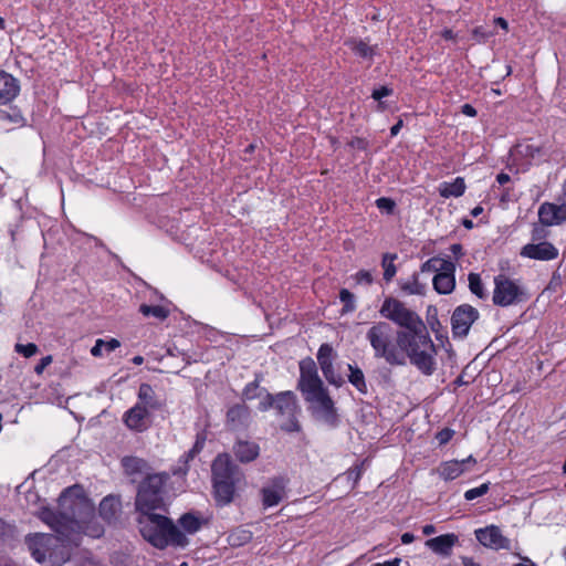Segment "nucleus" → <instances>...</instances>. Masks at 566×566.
Listing matches in <instances>:
<instances>
[{
  "instance_id": "obj_58",
  "label": "nucleus",
  "mask_w": 566,
  "mask_h": 566,
  "mask_svg": "<svg viewBox=\"0 0 566 566\" xmlns=\"http://www.w3.org/2000/svg\"><path fill=\"white\" fill-rule=\"evenodd\" d=\"M104 346V340L103 339H97L95 345L92 347L91 349V354L94 356V357H99L102 356V348Z\"/></svg>"
},
{
  "instance_id": "obj_29",
  "label": "nucleus",
  "mask_w": 566,
  "mask_h": 566,
  "mask_svg": "<svg viewBox=\"0 0 566 566\" xmlns=\"http://www.w3.org/2000/svg\"><path fill=\"white\" fill-rule=\"evenodd\" d=\"M119 506V501L116 497L108 495L104 497L99 503V515L103 517V520L112 522L116 518Z\"/></svg>"
},
{
  "instance_id": "obj_40",
  "label": "nucleus",
  "mask_w": 566,
  "mask_h": 566,
  "mask_svg": "<svg viewBox=\"0 0 566 566\" xmlns=\"http://www.w3.org/2000/svg\"><path fill=\"white\" fill-rule=\"evenodd\" d=\"M251 538H252V533L250 531L239 530V531L233 532L229 536V542L232 546H240V545H243V544L250 542Z\"/></svg>"
},
{
  "instance_id": "obj_44",
  "label": "nucleus",
  "mask_w": 566,
  "mask_h": 566,
  "mask_svg": "<svg viewBox=\"0 0 566 566\" xmlns=\"http://www.w3.org/2000/svg\"><path fill=\"white\" fill-rule=\"evenodd\" d=\"M488 491H489V483H483L479 488H474V489L468 490L464 493V497L468 501H472V500H474V499H476L479 496H483L484 494L488 493Z\"/></svg>"
},
{
  "instance_id": "obj_28",
  "label": "nucleus",
  "mask_w": 566,
  "mask_h": 566,
  "mask_svg": "<svg viewBox=\"0 0 566 566\" xmlns=\"http://www.w3.org/2000/svg\"><path fill=\"white\" fill-rule=\"evenodd\" d=\"M122 465L124 471L129 476L143 475L147 476L150 474L148 472V464L145 460L137 457H125L122 459Z\"/></svg>"
},
{
  "instance_id": "obj_22",
  "label": "nucleus",
  "mask_w": 566,
  "mask_h": 566,
  "mask_svg": "<svg viewBox=\"0 0 566 566\" xmlns=\"http://www.w3.org/2000/svg\"><path fill=\"white\" fill-rule=\"evenodd\" d=\"M249 417V408L243 403H237L227 411V426L232 430H237L248 423Z\"/></svg>"
},
{
  "instance_id": "obj_35",
  "label": "nucleus",
  "mask_w": 566,
  "mask_h": 566,
  "mask_svg": "<svg viewBox=\"0 0 566 566\" xmlns=\"http://www.w3.org/2000/svg\"><path fill=\"white\" fill-rule=\"evenodd\" d=\"M139 312L144 316H154V317L158 318L159 321L166 319L169 315V310L161 305L142 304L139 306Z\"/></svg>"
},
{
  "instance_id": "obj_62",
  "label": "nucleus",
  "mask_w": 566,
  "mask_h": 566,
  "mask_svg": "<svg viewBox=\"0 0 566 566\" xmlns=\"http://www.w3.org/2000/svg\"><path fill=\"white\" fill-rule=\"evenodd\" d=\"M450 250L451 252L455 255V256H461L463 255V252H462V245L459 244V243H454L450 247Z\"/></svg>"
},
{
  "instance_id": "obj_27",
  "label": "nucleus",
  "mask_w": 566,
  "mask_h": 566,
  "mask_svg": "<svg viewBox=\"0 0 566 566\" xmlns=\"http://www.w3.org/2000/svg\"><path fill=\"white\" fill-rule=\"evenodd\" d=\"M35 471L31 472L28 479L17 486L18 501L21 505L35 504V493L32 491L34 488Z\"/></svg>"
},
{
  "instance_id": "obj_59",
  "label": "nucleus",
  "mask_w": 566,
  "mask_h": 566,
  "mask_svg": "<svg viewBox=\"0 0 566 566\" xmlns=\"http://www.w3.org/2000/svg\"><path fill=\"white\" fill-rule=\"evenodd\" d=\"M461 113L470 117H474L478 114L476 109L471 104H463L461 106Z\"/></svg>"
},
{
  "instance_id": "obj_14",
  "label": "nucleus",
  "mask_w": 566,
  "mask_h": 566,
  "mask_svg": "<svg viewBox=\"0 0 566 566\" xmlns=\"http://www.w3.org/2000/svg\"><path fill=\"white\" fill-rule=\"evenodd\" d=\"M334 349L325 343L322 344L317 352V361L325 379L335 387H342L345 384L344 378L336 371L334 365Z\"/></svg>"
},
{
  "instance_id": "obj_9",
  "label": "nucleus",
  "mask_w": 566,
  "mask_h": 566,
  "mask_svg": "<svg viewBox=\"0 0 566 566\" xmlns=\"http://www.w3.org/2000/svg\"><path fill=\"white\" fill-rule=\"evenodd\" d=\"M276 416L282 418L281 430L285 432H300L301 424L297 415L301 411L296 395L293 391H282L276 394V405L274 408Z\"/></svg>"
},
{
  "instance_id": "obj_21",
  "label": "nucleus",
  "mask_w": 566,
  "mask_h": 566,
  "mask_svg": "<svg viewBox=\"0 0 566 566\" xmlns=\"http://www.w3.org/2000/svg\"><path fill=\"white\" fill-rule=\"evenodd\" d=\"M285 479L282 476L274 478L271 486L261 490L262 503L265 507L277 505L284 495Z\"/></svg>"
},
{
  "instance_id": "obj_39",
  "label": "nucleus",
  "mask_w": 566,
  "mask_h": 566,
  "mask_svg": "<svg viewBox=\"0 0 566 566\" xmlns=\"http://www.w3.org/2000/svg\"><path fill=\"white\" fill-rule=\"evenodd\" d=\"M339 300L344 304L342 313H349L355 310V295L347 289H342Z\"/></svg>"
},
{
  "instance_id": "obj_57",
  "label": "nucleus",
  "mask_w": 566,
  "mask_h": 566,
  "mask_svg": "<svg viewBox=\"0 0 566 566\" xmlns=\"http://www.w3.org/2000/svg\"><path fill=\"white\" fill-rule=\"evenodd\" d=\"M119 346H120V343L116 338H112L109 340H104L103 347L106 349V352L109 353V352L115 350Z\"/></svg>"
},
{
  "instance_id": "obj_18",
  "label": "nucleus",
  "mask_w": 566,
  "mask_h": 566,
  "mask_svg": "<svg viewBox=\"0 0 566 566\" xmlns=\"http://www.w3.org/2000/svg\"><path fill=\"white\" fill-rule=\"evenodd\" d=\"M538 218L543 226L559 224L566 221V203H543L538 209Z\"/></svg>"
},
{
  "instance_id": "obj_16",
  "label": "nucleus",
  "mask_w": 566,
  "mask_h": 566,
  "mask_svg": "<svg viewBox=\"0 0 566 566\" xmlns=\"http://www.w3.org/2000/svg\"><path fill=\"white\" fill-rule=\"evenodd\" d=\"M520 254L533 260L549 261L558 256V250L551 242L542 241L524 245Z\"/></svg>"
},
{
  "instance_id": "obj_8",
  "label": "nucleus",
  "mask_w": 566,
  "mask_h": 566,
  "mask_svg": "<svg viewBox=\"0 0 566 566\" xmlns=\"http://www.w3.org/2000/svg\"><path fill=\"white\" fill-rule=\"evenodd\" d=\"M380 315L403 329L396 331L397 333H415V331L422 329L426 326L421 317L397 298L387 297L379 311Z\"/></svg>"
},
{
  "instance_id": "obj_48",
  "label": "nucleus",
  "mask_w": 566,
  "mask_h": 566,
  "mask_svg": "<svg viewBox=\"0 0 566 566\" xmlns=\"http://www.w3.org/2000/svg\"><path fill=\"white\" fill-rule=\"evenodd\" d=\"M15 352L23 355L24 357H31L35 355V344L29 343L28 345L15 344Z\"/></svg>"
},
{
  "instance_id": "obj_11",
  "label": "nucleus",
  "mask_w": 566,
  "mask_h": 566,
  "mask_svg": "<svg viewBox=\"0 0 566 566\" xmlns=\"http://www.w3.org/2000/svg\"><path fill=\"white\" fill-rule=\"evenodd\" d=\"M494 285L492 300L497 306H510L525 298L524 290L504 274L494 277Z\"/></svg>"
},
{
  "instance_id": "obj_13",
  "label": "nucleus",
  "mask_w": 566,
  "mask_h": 566,
  "mask_svg": "<svg viewBox=\"0 0 566 566\" xmlns=\"http://www.w3.org/2000/svg\"><path fill=\"white\" fill-rule=\"evenodd\" d=\"M322 387H324V384L318 376L316 363L311 357L302 359L300 361V379L297 388L305 396Z\"/></svg>"
},
{
  "instance_id": "obj_47",
  "label": "nucleus",
  "mask_w": 566,
  "mask_h": 566,
  "mask_svg": "<svg viewBox=\"0 0 566 566\" xmlns=\"http://www.w3.org/2000/svg\"><path fill=\"white\" fill-rule=\"evenodd\" d=\"M264 392H265V396H264L263 400L260 402L259 409L261 411H266L271 408L274 409L275 405H276V395L270 394L266 390Z\"/></svg>"
},
{
  "instance_id": "obj_20",
  "label": "nucleus",
  "mask_w": 566,
  "mask_h": 566,
  "mask_svg": "<svg viewBox=\"0 0 566 566\" xmlns=\"http://www.w3.org/2000/svg\"><path fill=\"white\" fill-rule=\"evenodd\" d=\"M455 264H447L440 273L433 276L432 283L439 294H450L455 287Z\"/></svg>"
},
{
  "instance_id": "obj_32",
  "label": "nucleus",
  "mask_w": 566,
  "mask_h": 566,
  "mask_svg": "<svg viewBox=\"0 0 566 566\" xmlns=\"http://www.w3.org/2000/svg\"><path fill=\"white\" fill-rule=\"evenodd\" d=\"M180 526L189 534H193L201 528L202 521L193 513H186L179 518Z\"/></svg>"
},
{
  "instance_id": "obj_52",
  "label": "nucleus",
  "mask_w": 566,
  "mask_h": 566,
  "mask_svg": "<svg viewBox=\"0 0 566 566\" xmlns=\"http://www.w3.org/2000/svg\"><path fill=\"white\" fill-rule=\"evenodd\" d=\"M472 34L479 41H485L488 38L493 35L492 32L485 31L482 27H476L473 29Z\"/></svg>"
},
{
  "instance_id": "obj_25",
  "label": "nucleus",
  "mask_w": 566,
  "mask_h": 566,
  "mask_svg": "<svg viewBox=\"0 0 566 566\" xmlns=\"http://www.w3.org/2000/svg\"><path fill=\"white\" fill-rule=\"evenodd\" d=\"M138 399L140 405L146 409L159 410L164 407V400H161L149 384H142L138 389Z\"/></svg>"
},
{
  "instance_id": "obj_10",
  "label": "nucleus",
  "mask_w": 566,
  "mask_h": 566,
  "mask_svg": "<svg viewBox=\"0 0 566 566\" xmlns=\"http://www.w3.org/2000/svg\"><path fill=\"white\" fill-rule=\"evenodd\" d=\"M305 400L312 405V413L317 420L331 427L337 426V409L325 386L305 395Z\"/></svg>"
},
{
  "instance_id": "obj_12",
  "label": "nucleus",
  "mask_w": 566,
  "mask_h": 566,
  "mask_svg": "<svg viewBox=\"0 0 566 566\" xmlns=\"http://www.w3.org/2000/svg\"><path fill=\"white\" fill-rule=\"evenodd\" d=\"M479 311L469 304L454 308L451 316V328L454 337L463 338L469 334L471 325L479 318Z\"/></svg>"
},
{
  "instance_id": "obj_56",
  "label": "nucleus",
  "mask_w": 566,
  "mask_h": 566,
  "mask_svg": "<svg viewBox=\"0 0 566 566\" xmlns=\"http://www.w3.org/2000/svg\"><path fill=\"white\" fill-rule=\"evenodd\" d=\"M25 543L31 553V556L35 558V534H28L25 536Z\"/></svg>"
},
{
  "instance_id": "obj_53",
  "label": "nucleus",
  "mask_w": 566,
  "mask_h": 566,
  "mask_svg": "<svg viewBox=\"0 0 566 566\" xmlns=\"http://www.w3.org/2000/svg\"><path fill=\"white\" fill-rule=\"evenodd\" d=\"M356 281H357V283L371 284L373 276H371L370 272L361 270L356 274Z\"/></svg>"
},
{
  "instance_id": "obj_1",
  "label": "nucleus",
  "mask_w": 566,
  "mask_h": 566,
  "mask_svg": "<svg viewBox=\"0 0 566 566\" xmlns=\"http://www.w3.org/2000/svg\"><path fill=\"white\" fill-rule=\"evenodd\" d=\"M94 514V507L81 485L65 489L59 497V511L43 509L39 517L55 533L74 541L81 536L83 525Z\"/></svg>"
},
{
  "instance_id": "obj_15",
  "label": "nucleus",
  "mask_w": 566,
  "mask_h": 566,
  "mask_svg": "<svg viewBox=\"0 0 566 566\" xmlns=\"http://www.w3.org/2000/svg\"><path fill=\"white\" fill-rule=\"evenodd\" d=\"M476 539L485 547L493 549L509 548L510 541L502 535L501 530L491 525L475 531Z\"/></svg>"
},
{
  "instance_id": "obj_5",
  "label": "nucleus",
  "mask_w": 566,
  "mask_h": 566,
  "mask_svg": "<svg viewBox=\"0 0 566 566\" xmlns=\"http://www.w3.org/2000/svg\"><path fill=\"white\" fill-rule=\"evenodd\" d=\"M397 332L387 322L375 323L366 333L374 356L382 358L390 366H403V352L396 340Z\"/></svg>"
},
{
  "instance_id": "obj_43",
  "label": "nucleus",
  "mask_w": 566,
  "mask_h": 566,
  "mask_svg": "<svg viewBox=\"0 0 566 566\" xmlns=\"http://www.w3.org/2000/svg\"><path fill=\"white\" fill-rule=\"evenodd\" d=\"M402 290L409 294H422L423 285L419 283L417 275L412 276V281L402 285Z\"/></svg>"
},
{
  "instance_id": "obj_60",
  "label": "nucleus",
  "mask_w": 566,
  "mask_h": 566,
  "mask_svg": "<svg viewBox=\"0 0 566 566\" xmlns=\"http://www.w3.org/2000/svg\"><path fill=\"white\" fill-rule=\"evenodd\" d=\"M52 361V356L48 355L43 358H41L40 364H38V375L43 371V369L49 366Z\"/></svg>"
},
{
  "instance_id": "obj_41",
  "label": "nucleus",
  "mask_w": 566,
  "mask_h": 566,
  "mask_svg": "<svg viewBox=\"0 0 566 566\" xmlns=\"http://www.w3.org/2000/svg\"><path fill=\"white\" fill-rule=\"evenodd\" d=\"M206 439L207 437L205 432L197 433L193 447L186 453V462L192 460L202 450Z\"/></svg>"
},
{
  "instance_id": "obj_37",
  "label": "nucleus",
  "mask_w": 566,
  "mask_h": 566,
  "mask_svg": "<svg viewBox=\"0 0 566 566\" xmlns=\"http://www.w3.org/2000/svg\"><path fill=\"white\" fill-rule=\"evenodd\" d=\"M451 263H453V262L450 260L434 256V258L429 259L421 265V271L422 272L440 273L441 271H443V269L447 264H451Z\"/></svg>"
},
{
  "instance_id": "obj_19",
  "label": "nucleus",
  "mask_w": 566,
  "mask_h": 566,
  "mask_svg": "<svg viewBox=\"0 0 566 566\" xmlns=\"http://www.w3.org/2000/svg\"><path fill=\"white\" fill-rule=\"evenodd\" d=\"M468 464L474 465L476 464V460L472 455H470L461 461H446L441 463L440 467L438 468V473L443 480L451 481L460 476L464 471H467Z\"/></svg>"
},
{
  "instance_id": "obj_42",
  "label": "nucleus",
  "mask_w": 566,
  "mask_h": 566,
  "mask_svg": "<svg viewBox=\"0 0 566 566\" xmlns=\"http://www.w3.org/2000/svg\"><path fill=\"white\" fill-rule=\"evenodd\" d=\"M17 530L14 525L7 523L4 520L0 518V538L2 541L12 539L15 537Z\"/></svg>"
},
{
  "instance_id": "obj_54",
  "label": "nucleus",
  "mask_w": 566,
  "mask_h": 566,
  "mask_svg": "<svg viewBox=\"0 0 566 566\" xmlns=\"http://www.w3.org/2000/svg\"><path fill=\"white\" fill-rule=\"evenodd\" d=\"M0 118L9 119L10 122H18L20 118V115L15 111H13V113L11 114L7 109L0 108Z\"/></svg>"
},
{
  "instance_id": "obj_64",
  "label": "nucleus",
  "mask_w": 566,
  "mask_h": 566,
  "mask_svg": "<svg viewBox=\"0 0 566 566\" xmlns=\"http://www.w3.org/2000/svg\"><path fill=\"white\" fill-rule=\"evenodd\" d=\"M510 176L507 174L501 172L497 175L496 180L500 185H504L510 181Z\"/></svg>"
},
{
  "instance_id": "obj_23",
  "label": "nucleus",
  "mask_w": 566,
  "mask_h": 566,
  "mask_svg": "<svg viewBox=\"0 0 566 566\" xmlns=\"http://www.w3.org/2000/svg\"><path fill=\"white\" fill-rule=\"evenodd\" d=\"M457 542L458 536L455 534H444L428 539L426 545L437 554L449 556Z\"/></svg>"
},
{
  "instance_id": "obj_46",
  "label": "nucleus",
  "mask_w": 566,
  "mask_h": 566,
  "mask_svg": "<svg viewBox=\"0 0 566 566\" xmlns=\"http://www.w3.org/2000/svg\"><path fill=\"white\" fill-rule=\"evenodd\" d=\"M364 465H365V461L360 462L359 464H356L354 468H350L346 472L347 479L353 480L354 485L357 484V482L359 481V479L363 474V471H364Z\"/></svg>"
},
{
  "instance_id": "obj_63",
  "label": "nucleus",
  "mask_w": 566,
  "mask_h": 566,
  "mask_svg": "<svg viewBox=\"0 0 566 566\" xmlns=\"http://www.w3.org/2000/svg\"><path fill=\"white\" fill-rule=\"evenodd\" d=\"M400 563H401L400 558H395L392 560L385 562V563H381V564L378 563L375 566H400Z\"/></svg>"
},
{
  "instance_id": "obj_26",
  "label": "nucleus",
  "mask_w": 566,
  "mask_h": 566,
  "mask_svg": "<svg viewBox=\"0 0 566 566\" xmlns=\"http://www.w3.org/2000/svg\"><path fill=\"white\" fill-rule=\"evenodd\" d=\"M15 80L4 72L0 73V104L7 105L18 94Z\"/></svg>"
},
{
  "instance_id": "obj_7",
  "label": "nucleus",
  "mask_w": 566,
  "mask_h": 566,
  "mask_svg": "<svg viewBox=\"0 0 566 566\" xmlns=\"http://www.w3.org/2000/svg\"><path fill=\"white\" fill-rule=\"evenodd\" d=\"M80 536H74V541L65 535L40 534L38 533V563L49 562L51 566H61L70 559L71 547L77 546Z\"/></svg>"
},
{
  "instance_id": "obj_2",
  "label": "nucleus",
  "mask_w": 566,
  "mask_h": 566,
  "mask_svg": "<svg viewBox=\"0 0 566 566\" xmlns=\"http://www.w3.org/2000/svg\"><path fill=\"white\" fill-rule=\"evenodd\" d=\"M396 340L403 352V365L408 358L422 375L431 376L437 370V347L427 327L415 333H397Z\"/></svg>"
},
{
  "instance_id": "obj_31",
  "label": "nucleus",
  "mask_w": 566,
  "mask_h": 566,
  "mask_svg": "<svg viewBox=\"0 0 566 566\" xmlns=\"http://www.w3.org/2000/svg\"><path fill=\"white\" fill-rule=\"evenodd\" d=\"M348 381L361 394H367V384L363 370L356 365H348Z\"/></svg>"
},
{
  "instance_id": "obj_45",
  "label": "nucleus",
  "mask_w": 566,
  "mask_h": 566,
  "mask_svg": "<svg viewBox=\"0 0 566 566\" xmlns=\"http://www.w3.org/2000/svg\"><path fill=\"white\" fill-rule=\"evenodd\" d=\"M392 94V90L389 88L388 86H381L379 88H376L373 91V94H371V97L375 99V101H378L379 104H378V109H384V103L381 102V98L385 97V96H389Z\"/></svg>"
},
{
  "instance_id": "obj_34",
  "label": "nucleus",
  "mask_w": 566,
  "mask_h": 566,
  "mask_svg": "<svg viewBox=\"0 0 566 566\" xmlns=\"http://www.w3.org/2000/svg\"><path fill=\"white\" fill-rule=\"evenodd\" d=\"M468 281L471 293H473L481 300H485L488 297V293L484 289L480 274L471 272L468 275Z\"/></svg>"
},
{
  "instance_id": "obj_36",
  "label": "nucleus",
  "mask_w": 566,
  "mask_h": 566,
  "mask_svg": "<svg viewBox=\"0 0 566 566\" xmlns=\"http://www.w3.org/2000/svg\"><path fill=\"white\" fill-rule=\"evenodd\" d=\"M397 259L396 254L386 253L382 256L381 265L384 268V280L386 282H390L392 277L396 275V265L394 261Z\"/></svg>"
},
{
  "instance_id": "obj_3",
  "label": "nucleus",
  "mask_w": 566,
  "mask_h": 566,
  "mask_svg": "<svg viewBox=\"0 0 566 566\" xmlns=\"http://www.w3.org/2000/svg\"><path fill=\"white\" fill-rule=\"evenodd\" d=\"M137 523L143 538L158 549L188 545L187 536L164 514L156 511L138 514Z\"/></svg>"
},
{
  "instance_id": "obj_17",
  "label": "nucleus",
  "mask_w": 566,
  "mask_h": 566,
  "mask_svg": "<svg viewBox=\"0 0 566 566\" xmlns=\"http://www.w3.org/2000/svg\"><path fill=\"white\" fill-rule=\"evenodd\" d=\"M123 420L130 430L137 432H143L150 426L149 411L139 403L127 410Z\"/></svg>"
},
{
  "instance_id": "obj_55",
  "label": "nucleus",
  "mask_w": 566,
  "mask_h": 566,
  "mask_svg": "<svg viewBox=\"0 0 566 566\" xmlns=\"http://www.w3.org/2000/svg\"><path fill=\"white\" fill-rule=\"evenodd\" d=\"M547 235L546 230L543 227L535 226L532 231V240L537 241L542 240Z\"/></svg>"
},
{
  "instance_id": "obj_24",
  "label": "nucleus",
  "mask_w": 566,
  "mask_h": 566,
  "mask_svg": "<svg viewBox=\"0 0 566 566\" xmlns=\"http://www.w3.org/2000/svg\"><path fill=\"white\" fill-rule=\"evenodd\" d=\"M233 452L240 462L249 463L259 457L260 448L255 442L239 440L233 447Z\"/></svg>"
},
{
  "instance_id": "obj_49",
  "label": "nucleus",
  "mask_w": 566,
  "mask_h": 566,
  "mask_svg": "<svg viewBox=\"0 0 566 566\" xmlns=\"http://www.w3.org/2000/svg\"><path fill=\"white\" fill-rule=\"evenodd\" d=\"M376 206L380 210H386L388 213H392L396 203L392 199L382 197L376 200Z\"/></svg>"
},
{
  "instance_id": "obj_6",
  "label": "nucleus",
  "mask_w": 566,
  "mask_h": 566,
  "mask_svg": "<svg viewBox=\"0 0 566 566\" xmlns=\"http://www.w3.org/2000/svg\"><path fill=\"white\" fill-rule=\"evenodd\" d=\"M168 480L167 474H147L138 485L135 507L138 514L151 511H166L164 502V488Z\"/></svg>"
},
{
  "instance_id": "obj_33",
  "label": "nucleus",
  "mask_w": 566,
  "mask_h": 566,
  "mask_svg": "<svg viewBox=\"0 0 566 566\" xmlns=\"http://www.w3.org/2000/svg\"><path fill=\"white\" fill-rule=\"evenodd\" d=\"M262 381V375L256 374L253 381L248 384L242 392V396L245 400H252L256 397H260L265 389L260 387V384Z\"/></svg>"
},
{
  "instance_id": "obj_61",
  "label": "nucleus",
  "mask_w": 566,
  "mask_h": 566,
  "mask_svg": "<svg viewBox=\"0 0 566 566\" xmlns=\"http://www.w3.org/2000/svg\"><path fill=\"white\" fill-rule=\"evenodd\" d=\"M451 566H475V563L470 557H461L460 563L454 562Z\"/></svg>"
},
{
  "instance_id": "obj_30",
  "label": "nucleus",
  "mask_w": 566,
  "mask_h": 566,
  "mask_svg": "<svg viewBox=\"0 0 566 566\" xmlns=\"http://www.w3.org/2000/svg\"><path fill=\"white\" fill-rule=\"evenodd\" d=\"M465 182L462 177H457L453 182H443L439 187V193L443 198L460 197L465 191Z\"/></svg>"
},
{
  "instance_id": "obj_50",
  "label": "nucleus",
  "mask_w": 566,
  "mask_h": 566,
  "mask_svg": "<svg viewBox=\"0 0 566 566\" xmlns=\"http://www.w3.org/2000/svg\"><path fill=\"white\" fill-rule=\"evenodd\" d=\"M522 147H523V149L521 150V153L527 158L535 159L536 157L541 156V154H542V148L538 146L525 145Z\"/></svg>"
},
{
  "instance_id": "obj_38",
  "label": "nucleus",
  "mask_w": 566,
  "mask_h": 566,
  "mask_svg": "<svg viewBox=\"0 0 566 566\" xmlns=\"http://www.w3.org/2000/svg\"><path fill=\"white\" fill-rule=\"evenodd\" d=\"M349 45L353 52L363 59H371L375 54V49L364 41H352Z\"/></svg>"
},
{
  "instance_id": "obj_51",
  "label": "nucleus",
  "mask_w": 566,
  "mask_h": 566,
  "mask_svg": "<svg viewBox=\"0 0 566 566\" xmlns=\"http://www.w3.org/2000/svg\"><path fill=\"white\" fill-rule=\"evenodd\" d=\"M453 433H454L453 430L446 428V429H442L441 431H439L437 433L436 438L440 444H446L447 442H449L451 440V438L453 437Z\"/></svg>"
},
{
  "instance_id": "obj_4",
  "label": "nucleus",
  "mask_w": 566,
  "mask_h": 566,
  "mask_svg": "<svg viewBox=\"0 0 566 566\" xmlns=\"http://www.w3.org/2000/svg\"><path fill=\"white\" fill-rule=\"evenodd\" d=\"M212 486L218 505H228L233 501L235 485L242 479V473L228 453H220L211 464Z\"/></svg>"
}]
</instances>
